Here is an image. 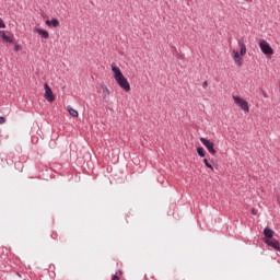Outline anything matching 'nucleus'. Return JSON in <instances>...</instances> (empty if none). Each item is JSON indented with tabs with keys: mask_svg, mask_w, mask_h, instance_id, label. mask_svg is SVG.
Listing matches in <instances>:
<instances>
[{
	"mask_svg": "<svg viewBox=\"0 0 280 280\" xmlns=\"http://www.w3.org/2000/svg\"><path fill=\"white\" fill-rule=\"evenodd\" d=\"M259 47L260 51L265 54V56H272L275 54V49H272V46L266 39H259Z\"/></svg>",
	"mask_w": 280,
	"mask_h": 280,
	"instance_id": "1",
	"label": "nucleus"
},
{
	"mask_svg": "<svg viewBox=\"0 0 280 280\" xmlns=\"http://www.w3.org/2000/svg\"><path fill=\"white\" fill-rule=\"evenodd\" d=\"M115 80H116L118 86H120V89L126 91V93H129L130 82H128V79H126V77H124V74L120 77H117Z\"/></svg>",
	"mask_w": 280,
	"mask_h": 280,
	"instance_id": "2",
	"label": "nucleus"
},
{
	"mask_svg": "<svg viewBox=\"0 0 280 280\" xmlns=\"http://www.w3.org/2000/svg\"><path fill=\"white\" fill-rule=\"evenodd\" d=\"M233 100H234V103L236 104V106L242 108V110H244V113H249L250 107L248 106V103L246 102V100H244L240 96H233Z\"/></svg>",
	"mask_w": 280,
	"mask_h": 280,
	"instance_id": "3",
	"label": "nucleus"
},
{
	"mask_svg": "<svg viewBox=\"0 0 280 280\" xmlns=\"http://www.w3.org/2000/svg\"><path fill=\"white\" fill-rule=\"evenodd\" d=\"M201 143L207 148L208 152H210V154H218V151L215 150V144L213 142H211L209 139L207 138H200Z\"/></svg>",
	"mask_w": 280,
	"mask_h": 280,
	"instance_id": "4",
	"label": "nucleus"
},
{
	"mask_svg": "<svg viewBox=\"0 0 280 280\" xmlns=\"http://www.w3.org/2000/svg\"><path fill=\"white\" fill-rule=\"evenodd\" d=\"M44 89H45V94H44L45 100H47V102H50V103L56 102V96L54 95V91H51V88L49 86V84L45 83Z\"/></svg>",
	"mask_w": 280,
	"mask_h": 280,
	"instance_id": "5",
	"label": "nucleus"
},
{
	"mask_svg": "<svg viewBox=\"0 0 280 280\" xmlns=\"http://www.w3.org/2000/svg\"><path fill=\"white\" fill-rule=\"evenodd\" d=\"M267 246H270L275 250H278L280 253V243L277 241V238H271L270 241H264Z\"/></svg>",
	"mask_w": 280,
	"mask_h": 280,
	"instance_id": "6",
	"label": "nucleus"
},
{
	"mask_svg": "<svg viewBox=\"0 0 280 280\" xmlns=\"http://www.w3.org/2000/svg\"><path fill=\"white\" fill-rule=\"evenodd\" d=\"M265 242H270V240H275V231L270 228L264 229Z\"/></svg>",
	"mask_w": 280,
	"mask_h": 280,
	"instance_id": "7",
	"label": "nucleus"
},
{
	"mask_svg": "<svg viewBox=\"0 0 280 280\" xmlns=\"http://www.w3.org/2000/svg\"><path fill=\"white\" fill-rule=\"evenodd\" d=\"M112 71L114 73V79L116 80L117 78L124 75V73L121 72V69H119V67H117L116 63H112Z\"/></svg>",
	"mask_w": 280,
	"mask_h": 280,
	"instance_id": "8",
	"label": "nucleus"
},
{
	"mask_svg": "<svg viewBox=\"0 0 280 280\" xmlns=\"http://www.w3.org/2000/svg\"><path fill=\"white\" fill-rule=\"evenodd\" d=\"M45 24L48 25V27H60V21H58V19L56 18H52L51 20H46Z\"/></svg>",
	"mask_w": 280,
	"mask_h": 280,
	"instance_id": "9",
	"label": "nucleus"
},
{
	"mask_svg": "<svg viewBox=\"0 0 280 280\" xmlns=\"http://www.w3.org/2000/svg\"><path fill=\"white\" fill-rule=\"evenodd\" d=\"M36 32V34H39V36L42 38H49V32L43 30V28H38V27H35L34 30Z\"/></svg>",
	"mask_w": 280,
	"mask_h": 280,
	"instance_id": "10",
	"label": "nucleus"
},
{
	"mask_svg": "<svg viewBox=\"0 0 280 280\" xmlns=\"http://www.w3.org/2000/svg\"><path fill=\"white\" fill-rule=\"evenodd\" d=\"M0 38H2L4 43H14V38L8 36L5 31H0Z\"/></svg>",
	"mask_w": 280,
	"mask_h": 280,
	"instance_id": "11",
	"label": "nucleus"
},
{
	"mask_svg": "<svg viewBox=\"0 0 280 280\" xmlns=\"http://www.w3.org/2000/svg\"><path fill=\"white\" fill-rule=\"evenodd\" d=\"M234 54V61L237 63V67H242L243 62L242 60H244L242 58V56H240V52L237 50H233Z\"/></svg>",
	"mask_w": 280,
	"mask_h": 280,
	"instance_id": "12",
	"label": "nucleus"
},
{
	"mask_svg": "<svg viewBox=\"0 0 280 280\" xmlns=\"http://www.w3.org/2000/svg\"><path fill=\"white\" fill-rule=\"evenodd\" d=\"M238 45L241 47V56H246V44H244V40H238Z\"/></svg>",
	"mask_w": 280,
	"mask_h": 280,
	"instance_id": "13",
	"label": "nucleus"
},
{
	"mask_svg": "<svg viewBox=\"0 0 280 280\" xmlns=\"http://www.w3.org/2000/svg\"><path fill=\"white\" fill-rule=\"evenodd\" d=\"M197 154H198V156H200L201 159H205V156H207V152L205 151V148H202V147H198V148H197Z\"/></svg>",
	"mask_w": 280,
	"mask_h": 280,
	"instance_id": "14",
	"label": "nucleus"
},
{
	"mask_svg": "<svg viewBox=\"0 0 280 280\" xmlns=\"http://www.w3.org/2000/svg\"><path fill=\"white\" fill-rule=\"evenodd\" d=\"M68 113L71 115V117H78V110L73 109V107L68 106Z\"/></svg>",
	"mask_w": 280,
	"mask_h": 280,
	"instance_id": "15",
	"label": "nucleus"
},
{
	"mask_svg": "<svg viewBox=\"0 0 280 280\" xmlns=\"http://www.w3.org/2000/svg\"><path fill=\"white\" fill-rule=\"evenodd\" d=\"M203 165H206V167H208V170L213 171V165H211V163H209V160L207 158L203 159Z\"/></svg>",
	"mask_w": 280,
	"mask_h": 280,
	"instance_id": "16",
	"label": "nucleus"
},
{
	"mask_svg": "<svg viewBox=\"0 0 280 280\" xmlns=\"http://www.w3.org/2000/svg\"><path fill=\"white\" fill-rule=\"evenodd\" d=\"M102 89H103V93H107V95H110V90H108L106 85H102Z\"/></svg>",
	"mask_w": 280,
	"mask_h": 280,
	"instance_id": "17",
	"label": "nucleus"
},
{
	"mask_svg": "<svg viewBox=\"0 0 280 280\" xmlns=\"http://www.w3.org/2000/svg\"><path fill=\"white\" fill-rule=\"evenodd\" d=\"M0 30H5V22L0 18Z\"/></svg>",
	"mask_w": 280,
	"mask_h": 280,
	"instance_id": "18",
	"label": "nucleus"
},
{
	"mask_svg": "<svg viewBox=\"0 0 280 280\" xmlns=\"http://www.w3.org/2000/svg\"><path fill=\"white\" fill-rule=\"evenodd\" d=\"M21 49H23V47H21V45L16 44L14 46V51H21Z\"/></svg>",
	"mask_w": 280,
	"mask_h": 280,
	"instance_id": "19",
	"label": "nucleus"
},
{
	"mask_svg": "<svg viewBox=\"0 0 280 280\" xmlns=\"http://www.w3.org/2000/svg\"><path fill=\"white\" fill-rule=\"evenodd\" d=\"M202 86H203V89H207L209 86V81H205Z\"/></svg>",
	"mask_w": 280,
	"mask_h": 280,
	"instance_id": "20",
	"label": "nucleus"
},
{
	"mask_svg": "<svg viewBox=\"0 0 280 280\" xmlns=\"http://www.w3.org/2000/svg\"><path fill=\"white\" fill-rule=\"evenodd\" d=\"M0 124H5V117L0 116Z\"/></svg>",
	"mask_w": 280,
	"mask_h": 280,
	"instance_id": "21",
	"label": "nucleus"
},
{
	"mask_svg": "<svg viewBox=\"0 0 280 280\" xmlns=\"http://www.w3.org/2000/svg\"><path fill=\"white\" fill-rule=\"evenodd\" d=\"M252 213H253V215H257V209H252Z\"/></svg>",
	"mask_w": 280,
	"mask_h": 280,
	"instance_id": "22",
	"label": "nucleus"
},
{
	"mask_svg": "<svg viewBox=\"0 0 280 280\" xmlns=\"http://www.w3.org/2000/svg\"><path fill=\"white\" fill-rule=\"evenodd\" d=\"M112 280H119V276L117 275L113 276Z\"/></svg>",
	"mask_w": 280,
	"mask_h": 280,
	"instance_id": "23",
	"label": "nucleus"
},
{
	"mask_svg": "<svg viewBox=\"0 0 280 280\" xmlns=\"http://www.w3.org/2000/svg\"><path fill=\"white\" fill-rule=\"evenodd\" d=\"M264 97H268V94L266 93V91H261Z\"/></svg>",
	"mask_w": 280,
	"mask_h": 280,
	"instance_id": "24",
	"label": "nucleus"
},
{
	"mask_svg": "<svg viewBox=\"0 0 280 280\" xmlns=\"http://www.w3.org/2000/svg\"><path fill=\"white\" fill-rule=\"evenodd\" d=\"M118 275H124V271L119 270V271H118Z\"/></svg>",
	"mask_w": 280,
	"mask_h": 280,
	"instance_id": "25",
	"label": "nucleus"
}]
</instances>
